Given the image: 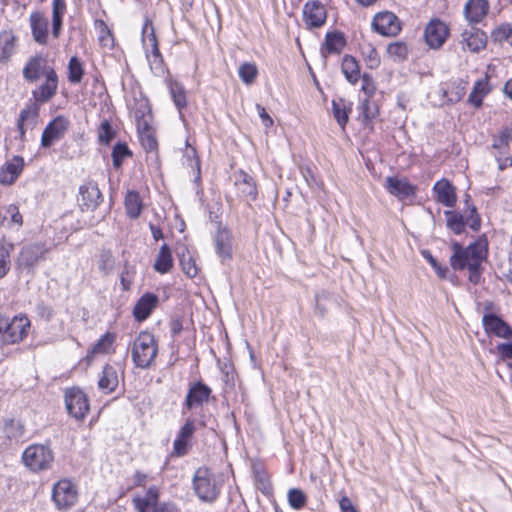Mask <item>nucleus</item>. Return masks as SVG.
<instances>
[{
	"mask_svg": "<svg viewBox=\"0 0 512 512\" xmlns=\"http://www.w3.org/2000/svg\"><path fill=\"white\" fill-rule=\"evenodd\" d=\"M511 139V131L508 128H505L500 131L497 137L494 138L492 148L499 150L507 148Z\"/></svg>",
	"mask_w": 512,
	"mask_h": 512,
	"instance_id": "54",
	"label": "nucleus"
},
{
	"mask_svg": "<svg viewBox=\"0 0 512 512\" xmlns=\"http://www.w3.org/2000/svg\"><path fill=\"white\" fill-rule=\"evenodd\" d=\"M46 252L47 250L44 246L39 244L24 247L20 252L17 263L21 267H33L39 260L44 258Z\"/></svg>",
	"mask_w": 512,
	"mask_h": 512,
	"instance_id": "25",
	"label": "nucleus"
},
{
	"mask_svg": "<svg viewBox=\"0 0 512 512\" xmlns=\"http://www.w3.org/2000/svg\"><path fill=\"white\" fill-rule=\"evenodd\" d=\"M39 106V104L30 101L19 114L17 128L22 141L25 139L26 131L33 129L37 124L40 110Z\"/></svg>",
	"mask_w": 512,
	"mask_h": 512,
	"instance_id": "16",
	"label": "nucleus"
},
{
	"mask_svg": "<svg viewBox=\"0 0 512 512\" xmlns=\"http://www.w3.org/2000/svg\"><path fill=\"white\" fill-rule=\"evenodd\" d=\"M124 204L127 215L130 218L136 219L140 216L143 208V203L138 192L128 191L125 196Z\"/></svg>",
	"mask_w": 512,
	"mask_h": 512,
	"instance_id": "39",
	"label": "nucleus"
},
{
	"mask_svg": "<svg viewBox=\"0 0 512 512\" xmlns=\"http://www.w3.org/2000/svg\"><path fill=\"white\" fill-rule=\"evenodd\" d=\"M186 151L185 156L190 162H194L196 172H197V179L200 177V162L199 159L196 157V151L195 149L190 146L188 143H186ZM191 166H193V163H191Z\"/></svg>",
	"mask_w": 512,
	"mask_h": 512,
	"instance_id": "56",
	"label": "nucleus"
},
{
	"mask_svg": "<svg viewBox=\"0 0 512 512\" xmlns=\"http://www.w3.org/2000/svg\"><path fill=\"white\" fill-rule=\"evenodd\" d=\"M342 72L351 84H356L360 78V69L354 57L346 55L342 60Z\"/></svg>",
	"mask_w": 512,
	"mask_h": 512,
	"instance_id": "40",
	"label": "nucleus"
},
{
	"mask_svg": "<svg viewBox=\"0 0 512 512\" xmlns=\"http://www.w3.org/2000/svg\"><path fill=\"white\" fill-rule=\"evenodd\" d=\"M97 266L100 272L107 276L115 269V259L110 250H103L98 256Z\"/></svg>",
	"mask_w": 512,
	"mask_h": 512,
	"instance_id": "43",
	"label": "nucleus"
},
{
	"mask_svg": "<svg viewBox=\"0 0 512 512\" xmlns=\"http://www.w3.org/2000/svg\"><path fill=\"white\" fill-rule=\"evenodd\" d=\"M31 327L30 319L24 314L12 318L0 315V347L22 342Z\"/></svg>",
	"mask_w": 512,
	"mask_h": 512,
	"instance_id": "2",
	"label": "nucleus"
},
{
	"mask_svg": "<svg viewBox=\"0 0 512 512\" xmlns=\"http://www.w3.org/2000/svg\"><path fill=\"white\" fill-rule=\"evenodd\" d=\"M49 70H54L46 65V60L42 56H35L27 62L23 69V77L30 82L39 79L40 76H47Z\"/></svg>",
	"mask_w": 512,
	"mask_h": 512,
	"instance_id": "24",
	"label": "nucleus"
},
{
	"mask_svg": "<svg viewBox=\"0 0 512 512\" xmlns=\"http://www.w3.org/2000/svg\"><path fill=\"white\" fill-rule=\"evenodd\" d=\"M488 9L487 0H469L464 6V15L470 24H477L486 16Z\"/></svg>",
	"mask_w": 512,
	"mask_h": 512,
	"instance_id": "26",
	"label": "nucleus"
},
{
	"mask_svg": "<svg viewBox=\"0 0 512 512\" xmlns=\"http://www.w3.org/2000/svg\"><path fill=\"white\" fill-rule=\"evenodd\" d=\"M498 351L504 358L512 357V342L498 345Z\"/></svg>",
	"mask_w": 512,
	"mask_h": 512,
	"instance_id": "63",
	"label": "nucleus"
},
{
	"mask_svg": "<svg viewBox=\"0 0 512 512\" xmlns=\"http://www.w3.org/2000/svg\"><path fill=\"white\" fill-rule=\"evenodd\" d=\"M500 270L502 275L512 282V252L509 253L507 260L501 263Z\"/></svg>",
	"mask_w": 512,
	"mask_h": 512,
	"instance_id": "58",
	"label": "nucleus"
},
{
	"mask_svg": "<svg viewBox=\"0 0 512 512\" xmlns=\"http://www.w3.org/2000/svg\"><path fill=\"white\" fill-rule=\"evenodd\" d=\"M486 254L487 248L483 242H475L467 248H462L459 243H454L450 263L455 270L475 269L481 267Z\"/></svg>",
	"mask_w": 512,
	"mask_h": 512,
	"instance_id": "1",
	"label": "nucleus"
},
{
	"mask_svg": "<svg viewBox=\"0 0 512 512\" xmlns=\"http://www.w3.org/2000/svg\"><path fill=\"white\" fill-rule=\"evenodd\" d=\"M195 431L196 420L191 417L187 418L173 443V453L175 455L183 456L187 453L188 440L192 437Z\"/></svg>",
	"mask_w": 512,
	"mask_h": 512,
	"instance_id": "20",
	"label": "nucleus"
},
{
	"mask_svg": "<svg viewBox=\"0 0 512 512\" xmlns=\"http://www.w3.org/2000/svg\"><path fill=\"white\" fill-rule=\"evenodd\" d=\"M387 54L393 61H402L407 57L408 49L403 42H394L387 46Z\"/></svg>",
	"mask_w": 512,
	"mask_h": 512,
	"instance_id": "48",
	"label": "nucleus"
},
{
	"mask_svg": "<svg viewBox=\"0 0 512 512\" xmlns=\"http://www.w3.org/2000/svg\"><path fill=\"white\" fill-rule=\"evenodd\" d=\"M491 87L489 84L488 75L478 80L469 95V102L475 106L480 107L482 105L483 98L490 92Z\"/></svg>",
	"mask_w": 512,
	"mask_h": 512,
	"instance_id": "37",
	"label": "nucleus"
},
{
	"mask_svg": "<svg viewBox=\"0 0 512 512\" xmlns=\"http://www.w3.org/2000/svg\"><path fill=\"white\" fill-rule=\"evenodd\" d=\"M58 76L55 70H49L45 82L32 91L33 102L44 104L50 101L57 93Z\"/></svg>",
	"mask_w": 512,
	"mask_h": 512,
	"instance_id": "13",
	"label": "nucleus"
},
{
	"mask_svg": "<svg viewBox=\"0 0 512 512\" xmlns=\"http://www.w3.org/2000/svg\"><path fill=\"white\" fill-rule=\"evenodd\" d=\"M36 311L37 314L46 321H49L52 318L53 312L51 307L44 303H39L36 307Z\"/></svg>",
	"mask_w": 512,
	"mask_h": 512,
	"instance_id": "59",
	"label": "nucleus"
},
{
	"mask_svg": "<svg viewBox=\"0 0 512 512\" xmlns=\"http://www.w3.org/2000/svg\"><path fill=\"white\" fill-rule=\"evenodd\" d=\"M303 16L305 24L309 27H320L326 21V10L324 6L316 0L308 1L303 7Z\"/></svg>",
	"mask_w": 512,
	"mask_h": 512,
	"instance_id": "21",
	"label": "nucleus"
},
{
	"mask_svg": "<svg viewBox=\"0 0 512 512\" xmlns=\"http://www.w3.org/2000/svg\"><path fill=\"white\" fill-rule=\"evenodd\" d=\"M159 491L156 486H151L144 496L136 495L132 499L133 506L137 512H154L157 510Z\"/></svg>",
	"mask_w": 512,
	"mask_h": 512,
	"instance_id": "23",
	"label": "nucleus"
},
{
	"mask_svg": "<svg viewBox=\"0 0 512 512\" xmlns=\"http://www.w3.org/2000/svg\"><path fill=\"white\" fill-rule=\"evenodd\" d=\"M491 37L495 42H507L512 45V25L501 24L492 31Z\"/></svg>",
	"mask_w": 512,
	"mask_h": 512,
	"instance_id": "46",
	"label": "nucleus"
},
{
	"mask_svg": "<svg viewBox=\"0 0 512 512\" xmlns=\"http://www.w3.org/2000/svg\"><path fill=\"white\" fill-rule=\"evenodd\" d=\"M212 389L201 381L191 383L182 404V414L202 408L211 398Z\"/></svg>",
	"mask_w": 512,
	"mask_h": 512,
	"instance_id": "7",
	"label": "nucleus"
},
{
	"mask_svg": "<svg viewBox=\"0 0 512 512\" xmlns=\"http://www.w3.org/2000/svg\"><path fill=\"white\" fill-rule=\"evenodd\" d=\"M118 375L114 367L105 365L98 380V388L105 394L113 392L118 386Z\"/></svg>",
	"mask_w": 512,
	"mask_h": 512,
	"instance_id": "33",
	"label": "nucleus"
},
{
	"mask_svg": "<svg viewBox=\"0 0 512 512\" xmlns=\"http://www.w3.org/2000/svg\"><path fill=\"white\" fill-rule=\"evenodd\" d=\"M180 265L183 272L190 278L197 275L198 269L195 260L192 258L189 252L182 253L180 255Z\"/></svg>",
	"mask_w": 512,
	"mask_h": 512,
	"instance_id": "50",
	"label": "nucleus"
},
{
	"mask_svg": "<svg viewBox=\"0 0 512 512\" xmlns=\"http://www.w3.org/2000/svg\"><path fill=\"white\" fill-rule=\"evenodd\" d=\"M115 341V334L107 332L95 343L87 355L88 359L95 354H107L112 351V346Z\"/></svg>",
	"mask_w": 512,
	"mask_h": 512,
	"instance_id": "41",
	"label": "nucleus"
},
{
	"mask_svg": "<svg viewBox=\"0 0 512 512\" xmlns=\"http://www.w3.org/2000/svg\"><path fill=\"white\" fill-rule=\"evenodd\" d=\"M66 12V4L64 0H53L52 7V35L58 38L62 29V18Z\"/></svg>",
	"mask_w": 512,
	"mask_h": 512,
	"instance_id": "38",
	"label": "nucleus"
},
{
	"mask_svg": "<svg viewBox=\"0 0 512 512\" xmlns=\"http://www.w3.org/2000/svg\"><path fill=\"white\" fill-rule=\"evenodd\" d=\"M115 132L108 120H104L98 130V140L101 144L108 145L114 138Z\"/></svg>",
	"mask_w": 512,
	"mask_h": 512,
	"instance_id": "52",
	"label": "nucleus"
},
{
	"mask_svg": "<svg viewBox=\"0 0 512 512\" xmlns=\"http://www.w3.org/2000/svg\"><path fill=\"white\" fill-rule=\"evenodd\" d=\"M24 169V160L20 156H14L0 169V184L10 186L15 183Z\"/></svg>",
	"mask_w": 512,
	"mask_h": 512,
	"instance_id": "22",
	"label": "nucleus"
},
{
	"mask_svg": "<svg viewBox=\"0 0 512 512\" xmlns=\"http://www.w3.org/2000/svg\"><path fill=\"white\" fill-rule=\"evenodd\" d=\"M240 79L246 84L250 85L254 82L258 75V69L254 63H243L238 70Z\"/></svg>",
	"mask_w": 512,
	"mask_h": 512,
	"instance_id": "45",
	"label": "nucleus"
},
{
	"mask_svg": "<svg viewBox=\"0 0 512 512\" xmlns=\"http://www.w3.org/2000/svg\"><path fill=\"white\" fill-rule=\"evenodd\" d=\"M17 38L12 30L0 32V63H7L16 51Z\"/></svg>",
	"mask_w": 512,
	"mask_h": 512,
	"instance_id": "31",
	"label": "nucleus"
},
{
	"mask_svg": "<svg viewBox=\"0 0 512 512\" xmlns=\"http://www.w3.org/2000/svg\"><path fill=\"white\" fill-rule=\"evenodd\" d=\"M143 35V44L146 48V57L149 62L150 69L155 75L160 76L164 73V63L158 49L153 27L148 22L143 28Z\"/></svg>",
	"mask_w": 512,
	"mask_h": 512,
	"instance_id": "6",
	"label": "nucleus"
},
{
	"mask_svg": "<svg viewBox=\"0 0 512 512\" xmlns=\"http://www.w3.org/2000/svg\"><path fill=\"white\" fill-rule=\"evenodd\" d=\"M5 218L9 215L11 218V222L20 226L22 224V215L20 214L18 208L14 205H9L5 209Z\"/></svg>",
	"mask_w": 512,
	"mask_h": 512,
	"instance_id": "57",
	"label": "nucleus"
},
{
	"mask_svg": "<svg viewBox=\"0 0 512 512\" xmlns=\"http://www.w3.org/2000/svg\"><path fill=\"white\" fill-rule=\"evenodd\" d=\"M361 90L368 96V97H371L374 92H375V84H374V81L373 79L367 75V74H364L362 76V81H361Z\"/></svg>",
	"mask_w": 512,
	"mask_h": 512,
	"instance_id": "55",
	"label": "nucleus"
},
{
	"mask_svg": "<svg viewBox=\"0 0 512 512\" xmlns=\"http://www.w3.org/2000/svg\"><path fill=\"white\" fill-rule=\"evenodd\" d=\"M69 126V121L64 116L55 117L44 129L41 137V146L50 147L54 142L60 140Z\"/></svg>",
	"mask_w": 512,
	"mask_h": 512,
	"instance_id": "12",
	"label": "nucleus"
},
{
	"mask_svg": "<svg viewBox=\"0 0 512 512\" xmlns=\"http://www.w3.org/2000/svg\"><path fill=\"white\" fill-rule=\"evenodd\" d=\"M372 28L377 33L387 37L397 36L402 29L399 18L389 11L377 13L373 17Z\"/></svg>",
	"mask_w": 512,
	"mask_h": 512,
	"instance_id": "9",
	"label": "nucleus"
},
{
	"mask_svg": "<svg viewBox=\"0 0 512 512\" xmlns=\"http://www.w3.org/2000/svg\"><path fill=\"white\" fill-rule=\"evenodd\" d=\"M29 23L33 40L40 44L46 45L48 43V20L42 12L36 11L31 13Z\"/></svg>",
	"mask_w": 512,
	"mask_h": 512,
	"instance_id": "19",
	"label": "nucleus"
},
{
	"mask_svg": "<svg viewBox=\"0 0 512 512\" xmlns=\"http://www.w3.org/2000/svg\"><path fill=\"white\" fill-rule=\"evenodd\" d=\"M193 489L198 498L206 503L215 502L220 494V486L213 473L206 467H200L195 471Z\"/></svg>",
	"mask_w": 512,
	"mask_h": 512,
	"instance_id": "4",
	"label": "nucleus"
},
{
	"mask_svg": "<svg viewBox=\"0 0 512 512\" xmlns=\"http://www.w3.org/2000/svg\"><path fill=\"white\" fill-rule=\"evenodd\" d=\"M147 479H148V475L138 472V471L133 476L134 485L139 486V487L145 486Z\"/></svg>",
	"mask_w": 512,
	"mask_h": 512,
	"instance_id": "64",
	"label": "nucleus"
},
{
	"mask_svg": "<svg viewBox=\"0 0 512 512\" xmlns=\"http://www.w3.org/2000/svg\"><path fill=\"white\" fill-rule=\"evenodd\" d=\"M461 43L464 48L471 52H479L486 46V35L479 29L471 28L465 30L461 35Z\"/></svg>",
	"mask_w": 512,
	"mask_h": 512,
	"instance_id": "28",
	"label": "nucleus"
},
{
	"mask_svg": "<svg viewBox=\"0 0 512 512\" xmlns=\"http://www.w3.org/2000/svg\"><path fill=\"white\" fill-rule=\"evenodd\" d=\"M102 199V193L95 182H87L80 186L78 201L82 210H95Z\"/></svg>",
	"mask_w": 512,
	"mask_h": 512,
	"instance_id": "14",
	"label": "nucleus"
},
{
	"mask_svg": "<svg viewBox=\"0 0 512 512\" xmlns=\"http://www.w3.org/2000/svg\"><path fill=\"white\" fill-rule=\"evenodd\" d=\"M256 109L258 111L259 117L262 120V123L265 127H270L273 125V120L269 116V114L266 112L265 108L261 106L260 104L256 105Z\"/></svg>",
	"mask_w": 512,
	"mask_h": 512,
	"instance_id": "60",
	"label": "nucleus"
},
{
	"mask_svg": "<svg viewBox=\"0 0 512 512\" xmlns=\"http://www.w3.org/2000/svg\"><path fill=\"white\" fill-rule=\"evenodd\" d=\"M84 75L82 63L77 57H71L68 63V80L71 83L77 84L81 82Z\"/></svg>",
	"mask_w": 512,
	"mask_h": 512,
	"instance_id": "44",
	"label": "nucleus"
},
{
	"mask_svg": "<svg viewBox=\"0 0 512 512\" xmlns=\"http://www.w3.org/2000/svg\"><path fill=\"white\" fill-rule=\"evenodd\" d=\"M65 404L68 413L76 419H83L89 411L88 399L78 388H70L65 392Z\"/></svg>",
	"mask_w": 512,
	"mask_h": 512,
	"instance_id": "10",
	"label": "nucleus"
},
{
	"mask_svg": "<svg viewBox=\"0 0 512 512\" xmlns=\"http://www.w3.org/2000/svg\"><path fill=\"white\" fill-rule=\"evenodd\" d=\"M385 187L390 194L399 199H405L414 195V187L406 179L388 177Z\"/></svg>",
	"mask_w": 512,
	"mask_h": 512,
	"instance_id": "30",
	"label": "nucleus"
},
{
	"mask_svg": "<svg viewBox=\"0 0 512 512\" xmlns=\"http://www.w3.org/2000/svg\"><path fill=\"white\" fill-rule=\"evenodd\" d=\"M53 459L52 450L48 446L39 444L30 445L22 455L24 465L33 472L49 469Z\"/></svg>",
	"mask_w": 512,
	"mask_h": 512,
	"instance_id": "5",
	"label": "nucleus"
},
{
	"mask_svg": "<svg viewBox=\"0 0 512 512\" xmlns=\"http://www.w3.org/2000/svg\"><path fill=\"white\" fill-rule=\"evenodd\" d=\"M449 29L446 24L440 20H431L424 32L426 43L433 49L440 48L446 41Z\"/></svg>",
	"mask_w": 512,
	"mask_h": 512,
	"instance_id": "15",
	"label": "nucleus"
},
{
	"mask_svg": "<svg viewBox=\"0 0 512 512\" xmlns=\"http://www.w3.org/2000/svg\"><path fill=\"white\" fill-rule=\"evenodd\" d=\"M52 499L59 510L69 509L77 501V489L69 479H61L53 486Z\"/></svg>",
	"mask_w": 512,
	"mask_h": 512,
	"instance_id": "8",
	"label": "nucleus"
},
{
	"mask_svg": "<svg viewBox=\"0 0 512 512\" xmlns=\"http://www.w3.org/2000/svg\"><path fill=\"white\" fill-rule=\"evenodd\" d=\"M235 185L238 191L247 200H255L257 196V189L253 178L247 173L241 171L235 180Z\"/></svg>",
	"mask_w": 512,
	"mask_h": 512,
	"instance_id": "35",
	"label": "nucleus"
},
{
	"mask_svg": "<svg viewBox=\"0 0 512 512\" xmlns=\"http://www.w3.org/2000/svg\"><path fill=\"white\" fill-rule=\"evenodd\" d=\"M169 91L177 109L181 111L186 107V93L184 87L177 81L169 82Z\"/></svg>",
	"mask_w": 512,
	"mask_h": 512,
	"instance_id": "42",
	"label": "nucleus"
},
{
	"mask_svg": "<svg viewBox=\"0 0 512 512\" xmlns=\"http://www.w3.org/2000/svg\"><path fill=\"white\" fill-rule=\"evenodd\" d=\"M158 297L153 293H145L135 304L133 315L138 321L146 320L156 308Z\"/></svg>",
	"mask_w": 512,
	"mask_h": 512,
	"instance_id": "29",
	"label": "nucleus"
},
{
	"mask_svg": "<svg viewBox=\"0 0 512 512\" xmlns=\"http://www.w3.org/2000/svg\"><path fill=\"white\" fill-rule=\"evenodd\" d=\"M131 156V151L125 143L118 142L112 150L113 166L115 168L121 167L125 158Z\"/></svg>",
	"mask_w": 512,
	"mask_h": 512,
	"instance_id": "47",
	"label": "nucleus"
},
{
	"mask_svg": "<svg viewBox=\"0 0 512 512\" xmlns=\"http://www.w3.org/2000/svg\"><path fill=\"white\" fill-rule=\"evenodd\" d=\"M288 502L294 509H301L306 504V496L302 490L292 488L288 491Z\"/></svg>",
	"mask_w": 512,
	"mask_h": 512,
	"instance_id": "51",
	"label": "nucleus"
},
{
	"mask_svg": "<svg viewBox=\"0 0 512 512\" xmlns=\"http://www.w3.org/2000/svg\"><path fill=\"white\" fill-rule=\"evenodd\" d=\"M444 215L446 217L447 227L455 234H461L464 232L466 224L475 231L480 228L481 221L474 206L472 207L471 214L467 217L466 222L464 217L456 211L448 210L444 212Z\"/></svg>",
	"mask_w": 512,
	"mask_h": 512,
	"instance_id": "11",
	"label": "nucleus"
},
{
	"mask_svg": "<svg viewBox=\"0 0 512 512\" xmlns=\"http://www.w3.org/2000/svg\"><path fill=\"white\" fill-rule=\"evenodd\" d=\"M482 325L485 332L489 335H494L504 339L512 338V328L495 314H485L482 317Z\"/></svg>",
	"mask_w": 512,
	"mask_h": 512,
	"instance_id": "17",
	"label": "nucleus"
},
{
	"mask_svg": "<svg viewBox=\"0 0 512 512\" xmlns=\"http://www.w3.org/2000/svg\"><path fill=\"white\" fill-rule=\"evenodd\" d=\"M155 271L161 274L168 273L173 267V258L171 249L167 244H163L158 252L153 265Z\"/></svg>",
	"mask_w": 512,
	"mask_h": 512,
	"instance_id": "36",
	"label": "nucleus"
},
{
	"mask_svg": "<svg viewBox=\"0 0 512 512\" xmlns=\"http://www.w3.org/2000/svg\"><path fill=\"white\" fill-rule=\"evenodd\" d=\"M157 352L156 340L149 332H141L132 343V360L138 368H148L156 358Z\"/></svg>",
	"mask_w": 512,
	"mask_h": 512,
	"instance_id": "3",
	"label": "nucleus"
},
{
	"mask_svg": "<svg viewBox=\"0 0 512 512\" xmlns=\"http://www.w3.org/2000/svg\"><path fill=\"white\" fill-rule=\"evenodd\" d=\"M12 248V245L0 246V278L4 277L10 269V249Z\"/></svg>",
	"mask_w": 512,
	"mask_h": 512,
	"instance_id": "53",
	"label": "nucleus"
},
{
	"mask_svg": "<svg viewBox=\"0 0 512 512\" xmlns=\"http://www.w3.org/2000/svg\"><path fill=\"white\" fill-rule=\"evenodd\" d=\"M352 111V103L343 98L332 100V112L339 126L344 129Z\"/></svg>",
	"mask_w": 512,
	"mask_h": 512,
	"instance_id": "34",
	"label": "nucleus"
},
{
	"mask_svg": "<svg viewBox=\"0 0 512 512\" xmlns=\"http://www.w3.org/2000/svg\"><path fill=\"white\" fill-rule=\"evenodd\" d=\"M339 507L342 512H358V510L354 507L352 501L347 496H343L340 499Z\"/></svg>",
	"mask_w": 512,
	"mask_h": 512,
	"instance_id": "61",
	"label": "nucleus"
},
{
	"mask_svg": "<svg viewBox=\"0 0 512 512\" xmlns=\"http://www.w3.org/2000/svg\"><path fill=\"white\" fill-rule=\"evenodd\" d=\"M433 190L438 202L446 207H454L457 197L455 188L446 179H441L434 184Z\"/></svg>",
	"mask_w": 512,
	"mask_h": 512,
	"instance_id": "27",
	"label": "nucleus"
},
{
	"mask_svg": "<svg viewBox=\"0 0 512 512\" xmlns=\"http://www.w3.org/2000/svg\"><path fill=\"white\" fill-rule=\"evenodd\" d=\"M378 114V106L371 102L368 98H365L360 105V116L364 122L373 120Z\"/></svg>",
	"mask_w": 512,
	"mask_h": 512,
	"instance_id": "49",
	"label": "nucleus"
},
{
	"mask_svg": "<svg viewBox=\"0 0 512 512\" xmlns=\"http://www.w3.org/2000/svg\"><path fill=\"white\" fill-rule=\"evenodd\" d=\"M214 244L217 255L224 261L232 257L233 237L226 227L218 226L214 235Z\"/></svg>",
	"mask_w": 512,
	"mask_h": 512,
	"instance_id": "18",
	"label": "nucleus"
},
{
	"mask_svg": "<svg viewBox=\"0 0 512 512\" xmlns=\"http://www.w3.org/2000/svg\"><path fill=\"white\" fill-rule=\"evenodd\" d=\"M346 45V41L341 33L330 32L325 36V42L321 48V54L326 58L329 54H339Z\"/></svg>",
	"mask_w": 512,
	"mask_h": 512,
	"instance_id": "32",
	"label": "nucleus"
},
{
	"mask_svg": "<svg viewBox=\"0 0 512 512\" xmlns=\"http://www.w3.org/2000/svg\"><path fill=\"white\" fill-rule=\"evenodd\" d=\"M120 281H121L123 290H128L130 287V284L132 282V277L130 275L127 265H125L124 270L121 273Z\"/></svg>",
	"mask_w": 512,
	"mask_h": 512,
	"instance_id": "62",
	"label": "nucleus"
}]
</instances>
